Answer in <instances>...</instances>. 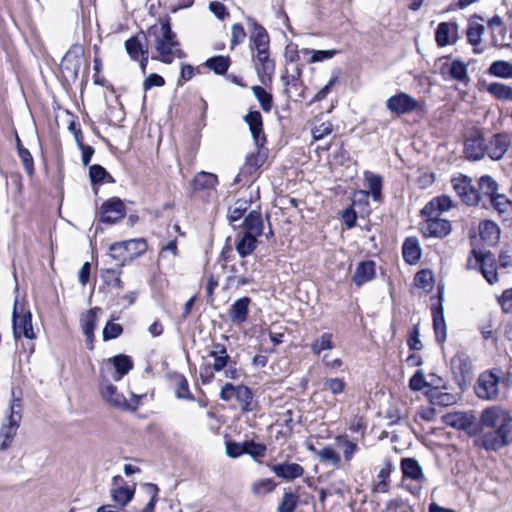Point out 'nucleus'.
Returning a JSON list of instances; mask_svg holds the SVG:
<instances>
[{
    "label": "nucleus",
    "mask_w": 512,
    "mask_h": 512,
    "mask_svg": "<svg viewBox=\"0 0 512 512\" xmlns=\"http://www.w3.org/2000/svg\"><path fill=\"white\" fill-rule=\"evenodd\" d=\"M512 444V416L505 408H485L479 418V435L474 445L486 451H499Z\"/></svg>",
    "instance_id": "obj_1"
},
{
    "label": "nucleus",
    "mask_w": 512,
    "mask_h": 512,
    "mask_svg": "<svg viewBox=\"0 0 512 512\" xmlns=\"http://www.w3.org/2000/svg\"><path fill=\"white\" fill-rule=\"evenodd\" d=\"M147 34L154 39L157 56H152L153 59L171 64L175 57H183L184 54L181 49H179L177 36L172 31L169 20L152 25L148 29Z\"/></svg>",
    "instance_id": "obj_2"
},
{
    "label": "nucleus",
    "mask_w": 512,
    "mask_h": 512,
    "mask_svg": "<svg viewBox=\"0 0 512 512\" xmlns=\"http://www.w3.org/2000/svg\"><path fill=\"white\" fill-rule=\"evenodd\" d=\"M22 399L12 390V398L8 408L7 423L0 428V451L8 449L16 436L22 419Z\"/></svg>",
    "instance_id": "obj_3"
},
{
    "label": "nucleus",
    "mask_w": 512,
    "mask_h": 512,
    "mask_svg": "<svg viewBox=\"0 0 512 512\" xmlns=\"http://www.w3.org/2000/svg\"><path fill=\"white\" fill-rule=\"evenodd\" d=\"M146 250L147 243L143 238L116 242L111 244L109 248L110 256L114 260L119 261L121 263L120 266L140 257Z\"/></svg>",
    "instance_id": "obj_4"
},
{
    "label": "nucleus",
    "mask_w": 512,
    "mask_h": 512,
    "mask_svg": "<svg viewBox=\"0 0 512 512\" xmlns=\"http://www.w3.org/2000/svg\"><path fill=\"white\" fill-rule=\"evenodd\" d=\"M12 328L14 338L17 340L21 336L27 339H34L35 333L32 326V314L15 298L12 311Z\"/></svg>",
    "instance_id": "obj_5"
},
{
    "label": "nucleus",
    "mask_w": 512,
    "mask_h": 512,
    "mask_svg": "<svg viewBox=\"0 0 512 512\" xmlns=\"http://www.w3.org/2000/svg\"><path fill=\"white\" fill-rule=\"evenodd\" d=\"M451 185L463 203L468 206L480 205L481 194L473 186L472 179L470 177L458 174L451 179Z\"/></svg>",
    "instance_id": "obj_6"
},
{
    "label": "nucleus",
    "mask_w": 512,
    "mask_h": 512,
    "mask_svg": "<svg viewBox=\"0 0 512 512\" xmlns=\"http://www.w3.org/2000/svg\"><path fill=\"white\" fill-rule=\"evenodd\" d=\"M496 372L497 370L493 369L479 375L475 392L480 399L487 401L498 399L500 378Z\"/></svg>",
    "instance_id": "obj_7"
},
{
    "label": "nucleus",
    "mask_w": 512,
    "mask_h": 512,
    "mask_svg": "<svg viewBox=\"0 0 512 512\" xmlns=\"http://www.w3.org/2000/svg\"><path fill=\"white\" fill-rule=\"evenodd\" d=\"M100 392L106 402L121 410H135L140 399V396L131 393L134 405L130 404L124 395L118 392L117 387L106 380L101 382Z\"/></svg>",
    "instance_id": "obj_8"
},
{
    "label": "nucleus",
    "mask_w": 512,
    "mask_h": 512,
    "mask_svg": "<svg viewBox=\"0 0 512 512\" xmlns=\"http://www.w3.org/2000/svg\"><path fill=\"white\" fill-rule=\"evenodd\" d=\"M401 470L404 478L417 482L415 486H407L409 492L419 496L422 490V483L426 480L422 467L415 458L407 457L401 460Z\"/></svg>",
    "instance_id": "obj_9"
},
{
    "label": "nucleus",
    "mask_w": 512,
    "mask_h": 512,
    "mask_svg": "<svg viewBox=\"0 0 512 512\" xmlns=\"http://www.w3.org/2000/svg\"><path fill=\"white\" fill-rule=\"evenodd\" d=\"M126 214L124 202L117 197L105 201L99 211V221L106 224H115Z\"/></svg>",
    "instance_id": "obj_10"
},
{
    "label": "nucleus",
    "mask_w": 512,
    "mask_h": 512,
    "mask_svg": "<svg viewBox=\"0 0 512 512\" xmlns=\"http://www.w3.org/2000/svg\"><path fill=\"white\" fill-rule=\"evenodd\" d=\"M420 107V103L407 93L399 92L386 100V108L392 113L403 115Z\"/></svg>",
    "instance_id": "obj_11"
},
{
    "label": "nucleus",
    "mask_w": 512,
    "mask_h": 512,
    "mask_svg": "<svg viewBox=\"0 0 512 512\" xmlns=\"http://www.w3.org/2000/svg\"><path fill=\"white\" fill-rule=\"evenodd\" d=\"M427 219L421 224V231L425 237L443 238L451 232V223L439 216H426Z\"/></svg>",
    "instance_id": "obj_12"
},
{
    "label": "nucleus",
    "mask_w": 512,
    "mask_h": 512,
    "mask_svg": "<svg viewBox=\"0 0 512 512\" xmlns=\"http://www.w3.org/2000/svg\"><path fill=\"white\" fill-rule=\"evenodd\" d=\"M464 154L471 161H478L486 155V141L480 132L477 131L466 138Z\"/></svg>",
    "instance_id": "obj_13"
},
{
    "label": "nucleus",
    "mask_w": 512,
    "mask_h": 512,
    "mask_svg": "<svg viewBox=\"0 0 512 512\" xmlns=\"http://www.w3.org/2000/svg\"><path fill=\"white\" fill-rule=\"evenodd\" d=\"M511 143V138L506 133L494 134L486 142V155L495 161L501 160L506 154Z\"/></svg>",
    "instance_id": "obj_14"
},
{
    "label": "nucleus",
    "mask_w": 512,
    "mask_h": 512,
    "mask_svg": "<svg viewBox=\"0 0 512 512\" xmlns=\"http://www.w3.org/2000/svg\"><path fill=\"white\" fill-rule=\"evenodd\" d=\"M247 23L252 29L250 35L251 47L257 51L269 50V35L266 29L252 17H247Z\"/></svg>",
    "instance_id": "obj_15"
},
{
    "label": "nucleus",
    "mask_w": 512,
    "mask_h": 512,
    "mask_svg": "<svg viewBox=\"0 0 512 512\" xmlns=\"http://www.w3.org/2000/svg\"><path fill=\"white\" fill-rule=\"evenodd\" d=\"M244 121L249 126L255 146L264 145L266 137L263 131V119L259 111H249L245 115Z\"/></svg>",
    "instance_id": "obj_16"
},
{
    "label": "nucleus",
    "mask_w": 512,
    "mask_h": 512,
    "mask_svg": "<svg viewBox=\"0 0 512 512\" xmlns=\"http://www.w3.org/2000/svg\"><path fill=\"white\" fill-rule=\"evenodd\" d=\"M251 299L247 296L237 299L228 310V317L234 325L243 324L249 315Z\"/></svg>",
    "instance_id": "obj_17"
},
{
    "label": "nucleus",
    "mask_w": 512,
    "mask_h": 512,
    "mask_svg": "<svg viewBox=\"0 0 512 512\" xmlns=\"http://www.w3.org/2000/svg\"><path fill=\"white\" fill-rule=\"evenodd\" d=\"M443 422L447 426L467 431L475 424L476 417L468 412H454L444 415Z\"/></svg>",
    "instance_id": "obj_18"
},
{
    "label": "nucleus",
    "mask_w": 512,
    "mask_h": 512,
    "mask_svg": "<svg viewBox=\"0 0 512 512\" xmlns=\"http://www.w3.org/2000/svg\"><path fill=\"white\" fill-rule=\"evenodd\" d=\"M125 49L132 60L140 59V66L145 71L148 63L149 53L147 49H144L138 36H132L125 41Z\"/></svg>",
    "instance_id": "obj_19"
},
{
    "label": "nucleus",
    "mask_w": 512,
    "mask_h": 512,
    "mask_svg": "<svg viewBox=\"0 0 512 512\" xmlns=\"http://www.w3.org/2000/svg\"><path fill=\"white\" fill-rule=\"evenodd\" d=\"M271 471L279 478L292 481L303 476L304 468L297 463L283 462L271 466Z\"/></svg>",
    "instance_id": "obj_20"
},
{
    "label": "nucleus",
    "mask_w": 512,
    "mask_h": 512,
    "mask_svg": "<svg viewBox=\"0 0 512 512\" xmlns=\"http://www.w3.org/2000/svg\"><path fill=\"white\" fill-rule=\"evenodd\" d=\"M107 364H111L114 367L112 379L116 382L127 375L134 366L131 357L125 354H119L109 358Z\"/></svg>",
    "instance_id": "obj_21"
},
{
    "label": "nucleus",
    "mask_w": 512,
    "mask_h": 512,
    "mask_svg": "<svg viewBox=\"0 0 512 512\" xmlns=\"http://www.w3.org/2000/svg\"><path fill=\"white\" fill-rule=\"evenodd\" d=\"M453 206L454 204L450 196L441 195L428 202L421 210V213L424 216H439L442 212L448 211Z\"/></svg>",
    "instance_id": "obj_22"
},
{
    "label": "nucleus",
    "mask_w": 512,
    "mask_h": 512,
    "mask_svg": "<svg viewBox=\"0 0 512 512\" xmlns=\"http://www.w3.org/2000/svg\"><path fill=\"white\" fill-rule=\"evenodd\" d=\"M498 183L495 179L489 175H483L478 180V191L481 194V205L484 208H487V203L485 202V198H487L488 202L498 194Z\"/></svg>",
    "instance_id": "obj_23"
},
{
    "label": "nucleus",
    "mask_w": 512,
    "mask_h": 512,
    "mask_svg": "<svg viewBox=\"0 0 512 512\" xmlns=\"http://www.w3.org/2000/svg\"><path fill=\"white\" fill-rule=\"evenodd\" d=\"M83 54L82 47L80 45L72 46L64 55L61 66L63 69L70 70L74 75L78 74L81 67V56Z\"/></svg>",
    "instance_id": "obj_24"
},
{
    "label": "nucleus",
    "mask_w": 512,
    "mask_h": 512,
    "mask_svg": "<svg viewBox=\"0 0 512 512\" xmlns=\"http://www.w3.org/2000/svg\"><path fill=\"white\" fill-rule=\"evenodd\" d=\"M267 156L264 145L256 146V151L247 155L243 171L249 174L256 172L265 163Z\"/></svg>",
    "instance_id": "obj_25"
},
{
    "label": "nucleus",
    "mask_w": 512,
    "mask_h": 512,
    "mask_svg": "<svg viewBox=\"0 0 512 512\" xmlns=\"http://www.w3.org/2000/svg\"><path fill=\"white\" fill-rule=\"evenodd\" d=\"M243 234L258 237L263 233V220L260 212L253 210L244 219Z\"/></svg>",
    "instance_id": "obj_26"
},
{
    "label": "nucleus",
    "mask_w": 512,
    "mask_h": 512,
    "mask_svg": "<svg viewBox=\"0 0 512 512\" xmlns=\"http://www.w3.org/2000/svg\"><path fill=\"white\" fill-rule=\"evenodd\" d=\"M208 356L213 358L212 369L217 372L224 370L230 361L226 347L220 343L213 344V349L209 351Z\"/></svg>",
    "instance_id": "obj_27"
},
{
    "label": "nucleus",
    "mask_w": 512,
    "mask_h": 512,
    "mask_svg": "<svg viewBox=\"0 0 512 512\" xmlns=\"http://www.w3.org/2000/svg\"><path fill=\"white\" fill-rule=\"evenodd\" d=\"M375 275V263L373 261L360 262L353 275V282L357 286H361L364 283L373 279Z\"/></svg>",
    "instance_id": "obj_28"
},
{
    "label": "nucleus",
    "mask_w": 512,
    "mask_h": 512,
    "mask_svg": "<svg viewBox=\"0 0 512 512\" xmlns=\"http://www.w3.org/2000/svg\"><path fill=\"white\" fill-rule=\"evenodd\" d=\"M218 183L217 175L210 172H199L192 180V188L196 191L213 189Z\"/></svg>",
    "instance_id": "obj_29"
},
{
    "label": "nucleus",
    "mask_w": 512,
    "mask_h": 512,
    "mask_svg": "<svg viewBox=\"0 0 512 512\" xmlns=\"http://www.w3.org/2000/svg\"><path fill=\"white\" fill-rule=\"evenodd\" d=\"M481 261L482 266L480 268V272L483 277L490 285L497 283L499 281V277L493 255L490 252L485 253V258H482Z\"/></svg>",
    "instance_id": "obj_30"
},
{
    "label": "nucleus",
    "mask_w": 512,
    "mask_h": 512,
    "mask_svg": "<svg viewBox=\"0 0 512 512\" xmlns=\"http://www.w3.org/2000/svg\"><path fill=\"white\" fill-rule=\"evenodd\" d=\"M402 254L405 261L409 264L416 263L421 256L419 242L415 237H409L405 240L402 247Z\"/></svg>",
    "instance_id": "obj_31"
},
{
    "label": "nucleus",
    "mask_w": 512,
    "mask_h": 512,
    "mask_svg": "<svg viewBox=\"0 0 512 512\" xmlns=\"http://www.w3.org/2000/svg\"><path fill=\"white\" fill-rule=\"evenodd\" d=\"M257 247V237L240 233L237 236L236 251L242 257H246L254 252Z\"/></svg>",
    "instance_id": "obj_32"
},
{
    "label": "nucleus",
    "mask_w": 512,
    "mask_h": 512,
    "mask_svg": "<svg viewBox=\"0 0 512 512\" xmlns=\"http://www.w3.org/2000/svg\"><path fill=\"white\" fill-rule=\"evenodd\" d=\"M246 265H247V261L242 260L241 267L244 268L243 274H238L239 271L235 266L231 267V272L233 273V275L228 276L227 280H228L229 284L236 285L237 287H239V286H245V285L251 284L253 282L254 279H253L252 271H248Z\"/></svg>",
    "instance_id": "obj_33"
},
{
    "label": "nucleus",
    "mask_w": 512,
    "mask_h": 512,
    "mask_svg": "<svg viewBox=\"0 0 512 512\" xmlns=\"http://www.w3.org/2000/svg\"><path fill=\"white\" fill-rule=\"evenodd\" d=\"M486 91L495 99L501 101H512V87L501 82L486 84Z\"/></svg>",
    "instance_id": "obj_34"
},
{
    "label": "nucleus",
    "mask_w": 512,
    "mask_h": 512,
    "mask_svg": "<svg viewBox=\"0 0 512 512\" xmlns=\"http://www.w3.org/2000/svg\"><path fill=\"white\" fill-rule=\"evenodd\" d=\"M112 500L121 507L126 506L134 497L135 489L127 485H120L111 488Z\"/></svg>",
    "instance_id": "obj_35"
},
{
    "label": "nucleus",
    "mask_w": 512,
    "mask_h": 512,
    "mask_svg": "<svg viewBox=\"0 0 512 512\" xmlns=\"http://www.w3.org/2000/svg\"><path fill=\"white\" fill-rule=\"evenodd\" d=\"M433 327L438 342H444L446 339V324L444 320L443 307L439 305L433 309Z\"/></svg>",
    "instance_id": "obj_36"
},
{
    "label": "nucleus",
    "mask_w": 512,
    "mask_h": 512,
    "mask_svg": "<svg viewBox=\"0 0 512 512\" xmlns=\"http://www.w3.org/2000/svg\"><path fill=\"white\" fill-rule=\"evenodd\" d=\"M448 73L450 77L461 83L468 84L470 81L468 75V66L461 60H454L449 66Z\"/></svg>",
    "instance_id": "obj_37"
},
{
    "label": "nucleus",
    "mask_w": 512,
    "mask_h": 512,
    "mask_svg": "<svg viewBox=\"0 0 512 512\" xmlns=\"http://www.w3.org/2000/svg\"><path fill=\"white\" fill-rule=\"evenodd\" d=\"M488 73L492 76L510 79L512 78V64L505 60H497L491 63Z\"/></svg>",
    "instance_id": "obj_38"
},
{
    "label": "nucleus",
    "mask_w": 512,
    "mask_h": 512,
    "mask_svg": "<svg viewBox=\"0 0 512 512\" xmlns=\"http://www.w3.org/2000/svg\"><path fill=\"white\" fill-rule=\"evenodd\" d=\"M500 216L508 217L512 213V201L506 195L498 193L488 202Z\"/></svg>",
    "instance_id": "obj_39"
},
{
    "label": "nucleus",
    "mask_w": 512,
    "mask_h": 512,
    "mask_svg": "<svg viewBox=\"0 0 512 512\" xmlns=\"http://www.w3.org/2000/svg\"><path fill=\"white\" fill-rule=\"evenodd\" d=\"M231 64L228 56H214L206 60L205 66L218 75H224Z\"/></svg>",
    "instance_id": "obj_40"
},
{
    "label": "nucleus",
    "mask_w": 512,
    "mask_h": 512,
    "mask_svg": "<svg viewBox=\"0 0 512 512\" xmlns=\"http://www.w3.org/2000/svg\"><path fill=\"white\" fill-rule=\"evenodd\" d=\"M236 396L235 398L239 402L241 406V410L243 412H250L252 411V400H253V393L251 389L245 385H237L235 387Z\"/></svg>",
    "instance_id": "obj_41"
},
{
    "label": "nucleus",
    "mask_w": 512,
    "mask_h": 512,
    "mask_svg": "<svg viewBox=\"0 0 512 512\" xmlns=\"http://www.w3.org/2000/svg\"><path fill=\"white\" fill-rule=\"evenodd\" d=\"M309 449L316 453L322 463H331L334 467H339L341 458L332 447L326 446L320 450H316L313 446H310Z\"/></svg>",
    "instance_id": "obj_42"
},
{
    "label": "nucleus",
    "mask_w": 512,
    "mask_h": 512,
    "mask_svg": "<svg viewBox=\"0 0 512 512\" xmlns=\"http://www.w3.org/2000/svg\"><path fill=\"white\" fill-rule=\"evenodd\" d=\"M89 178L92 185L114 182L112 176L99 164H94L89 167Z\"/></svg>",
    "instance_id": "obj_43"
},
{
    "label": "nucleus",
    "mask_w": 512,
    "mask_h": 512,
    "mask_svg": "<svg viewBox=\"0 0 512 512\" xmlns=\"http://www.w3.org/2000/svg\"><path fill=\"white\" fill-rule=\"evenodd\" d=\"M480 236L483 240L489 242H495L499 238V227L496 223L490 220H486L480 223Z\"/></svg>",
    "instance_id": "obj_44"
},
{
    "label": "nucleus",
    "mask_w": 512,
    "mask_h": 512,
    "mask_svg": "<svg viewBox=\"0 0 512 512\" xmlns=\"http://www.w3.org/2000/svg\"><path fill=\"white\" fill-rule=\"evenodd\" d=\"M121 269L108 268L101 271V278L103 282L112 288L122 289L123 282L120 278Z\"/></svg>",
    "instance_id": "obj_45"
},
{
    "label": "nucleus",
    "mask_w": 512,
    "mask_h": 512,
    "mask_svg": "<svg viewBox=\"0 0 512 512\" xmlns=\"http://www.w3.org/2000/svg\"><path fill=\"white\" fill-rule=\"evenodd\" d=\"M457 26L452 23L442 22L438 25L435 33L436 43L440 47H445L450 43V32L456 29Z\"/></svg>",
    "instance_id": "obj_46"
},
{
    "label": "nucleus",
    "mask_w": 512,
    "mask_h": 512,
    "mask_svg": "<svg viewBox=\"0 0 512 512\" xmlns=\"http://www.w3.org/2000/svg\"><path fill=\"white\" fill-rule=\"evenodd\" d=\"M99 311H101V308L94 307L91 308L84 316H82L81 328L84 334H90V336H92V333H94L96 328L97 313Z\"/></svg>",
    "instance_id": "obj_47"
},
{
    "label": "nucleus",
    "mask_w": 512,
    "mask_h": 512,
    "mask_svg": "<svg viewBox=\"0 0 512 512\" xmlns=\"http://www.w3.org/2000/svg\"><path fill=\"white\" fill-rule=\"evenodd\" d=\"M365 178L372 198L375 201H380L382 197V177L368 172L365 174Z\"/></svg>",
    "instance_id": "obj_48"
},
{
    "label": "nucleus",
    "mask_w": 512,
    "mask_h": 512,
    "mask_svg": "<svg viewBox=\"0 0 512 512\" xmlns=\"http://www.w3.org/2000/svg\"><path fill=\"white\" fill-rule=\"evenodd\" d=\"M252 92L265 112H270L273 105V97L262 86L255 85Z\"/></svg>",
    "instance_id": "obj_49"
},
{
    "label": "nucleus",
    "mask_w": 512,
    "mask_h": 512,
    "mask_svg": "<svg viewBox=\"0 0 512 512\" xmlns=\"http://www.w3.org/2000/svg\"><path fill=\"white\" fill-rule=\"evenodd\" d=\"M299 496L293 492H285L280 501L277 512H296Z\"/></svg>",
    "instance_id": "obj_50"
},
{
    "label": "nucleus",
    "mask_w": 512,
    "mask_h": 512,
    "mask_svg": "<svg viewBox=\"0 0 512 512\" xmlns=\"http://www.w3.org/2000/svg\"><path fill=\"white\" fill-rule=\"evenodd\" d=\"M250 203L248 200L245 199H239L237 200L233 206L229 207L228 209V219L229 222H236L239 219L242 218L244 213L249 208Z\"/></svg>",
    "instance_id": "obj_51"
},
{
    "label": "nucleus",
    "mask_w": 512,
    "mask_h": 512,
    "mask_svg": "<svg viewBox=\"0 0 512 512\" xmlns=\"http://www.w3.org/2000/svg\"><path fill=\"white\" fill-rule=\"evenodd\" d=\"M275 487L276 483L272 479H260L252 484L251 491L256 496H264L271 493Z\"/></svg>",
    "instance_id": "obj_52"
},
{
    "label": "nucleus",
    "mask_w": 512,
    "mask_h": 512,
    "mask_svg": "<svg viewBox=\"0 0 512 512\" xmlns=\"http://www.w3.org/2000/svg\"><path fill=\"white\" fill-rule=\"evenodd\" d=\"M142 487L146 490V493L150 496L149 502L139 512H154L155 505L158 502L159 488L154 483H144Z\"/></svg>",
    "instance_id": "obj_53"
},
{
    "label": "nucleus",
    "mask_w": 512,
    "mask_h": 512,
    "mask_svg": "<svg viewBox=\"0 0 512 512\" xmlns=\"http://www.w3.org/2000/svg\"><path fill=\"white\" fill-rule=\"evenodd\" d=\"M484 26L477 22H470L467 29L468 42L476 47L481 43V38L484 33Z\"/></svg>",
    "instance_id": "obj_54"
},
{
    "label": "nucleus",
    "mask_w": 512,
    "mask_h": 512,
    "mask_svg": "<svg viewBox=\"0 0 512 512\" xmlns=\"http://www.w3.org/2000/svg\"><path fill=\"white\" fill-rule=\"evenodd\" d=\"M176 397L179 399L193 401L194 396L189 390V385L187 379L183 375H179L176 377Z\"/></svg>",
    "instance_id": "obj_55"
},
{
    "label": "nucleus",
    "mask_w": 512,
    "mask_h": 512,
    "mask_svg": "<svg viewBox=\"0 0 512 512\" xmlns=\"http://www.w3.org/2000/svg\"><path fill=\"white\" fill-rule=\"evenodd\" d=\"M332 334L324 333L320 338L316 339L311 344V350L316 355H319L323 350L332 349Z\"/></svg>",
    "instance_id": "obj_56"
},
{
    "label": "nucleus",
    "mask_w": 512,
    "mask_h": 512,
    "mask_svg": "<svg viewBox=\"0 0 512 512\" xmlns=\"http://www.w3.org/2000/svg\"><path fill=\"white\" fill-rule=\"evenodd\" d=\"M415 285L425 290H430L433 287V275L430 270L419 271L414 278Z\"/></svg>",
    "instance_id": "obj_57"
},
{
    "label": "nucleus",
    "mask_w": 512,
    "mask_h": 512,
    "mask_svg": "<svg viewBox=\"0 0 512 512\" xmlns=\"http://www.w3.org/2000/svg\"><path fill=\"white\" fill-rule=\"evenodd\" d=\"M267 447L265 444L256 443L254 441H245V454L257 459L265 456Z\"/></svg>",
    "instance_id": "obj_58"
},
{
    "label": "nucleus",
    "mask_w": 512,
    "mask_h": 512,
    "mask_svg": "<svg viewBox=\"0 0 512 512\" xmlns=\"http://www.w3.org/2000/svg\"><path fill=\"white\" fill-rule=\"evenodd\" d=\"M305 53H311L310 63L322 62L324 60H328L333 58L335 55L339 53L336 49L330 50H305Z\"/></svg>",
    "instance_id": "obj_59"
},
{
    "label": "nucleus",
    "mask_w": 512,
    "mask_h": 512,
    "mask_svg": "<svg viewBox=\"0 0 512 512\" xmlns=\"http://www.w3.org/2000/svg\"><path fill=\"white\" fill-rule=\"evenodd\" d=\"M122 332L123 327L120 324L109 321L107 322L103 329L102 337L104 341H109L111 339L119 337L122 334Z\"/></svg>",
    "instance_id": "obj_60"
},
{
    "label": "nucleus",
    "mask_w": 512,
    "mask_h": 512,
    "mask_svg": "<svg viewBox=\"0 0 512 512\" xmlns=\"http://www.w3.org/2000/svg\"><path fill=\"white\" fill-rule=\"evenodd\" d=\"M246 38V32L242 24L235 23L231 27V41L230 47L233 49L237 45L241 44Z\"/></svg>",
    "instance_id": "obj_61"
},
{
    "label": "nucleus",
    "mask_w": 512,
    "mask_h": 512,
    "mask_svg": "<svg viewBox=\"0 0 512 512\" xmlns=\"http://www.w3.org/2000/svg\"><path fill=\"white\" fill-rule=\"evenodd\" d=\"M338 442L343 443L344 450L343 456L346 461H350L353 455L358 451V445L355 442L350 441L346 436H338Z\"/></svg>",
    "instance_id": "obj_62"
},
{
    "label": "nucleus",
    "mask_w": 512,
    "mask_h": 512,
    "mask_svg": "<svg viewBox=\"0 0 512 512\" xmlns=\"http://www.w3.org/2000/svg\"><path fill=\"white\" fill-rule=\"evenodd\" d=\"M256 70L259 76L260 81L265 84V78L271 80L272 75L275 71V63L273 60L266 61V63L261 64L260 66H256Z\"/></svg>",
    "instance_id": "obj_63"
},
{
    "label": "nucleus",
    "mask_w": 512,
    "mask_h": 512,
    "mask_svg": "<svg viewBox=\"0 0 512 512\" xmlns=\"http://www.w3.org/2000/svg\"><path fill=\"white\" fill-rule=\"evenodd\" d=\"M498 303L505 313H512V288L506 289L498 297Z\"/></svg>",
    "instance_id": "obj_64"
}]
</instances>
